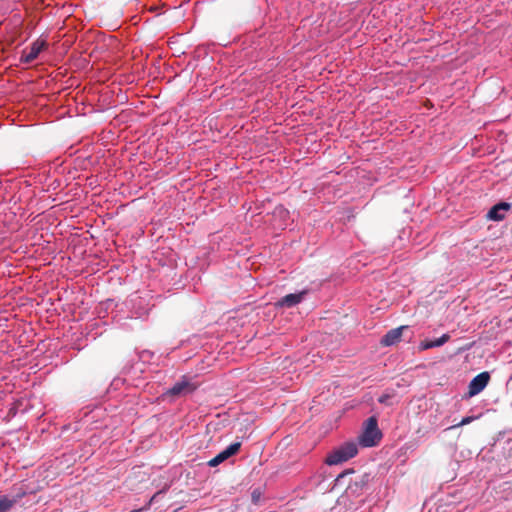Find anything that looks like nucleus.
Wrapping results in <instances>:
<instances>
[{"label": "nucleus", "mask_w": 512, "mask_h": 512, "mask_svg": "<svg viewBox=\"0 0 512 512\" xmlns=\"http://www.w3.org/2000/svg\"><path fill=\"white\" fill-rule=\"evenodd\" d=\"M262 499V491L259 488H256L251 493L252 503L255 505H259Z\"/></svg>", "instance_id": "nucleus-14"}, {"label": "nucleus", "mask_w": 512, "mask_h": 512, "mask_svg": "<svg viewBox=\"0 0 512 512\" xmlns=\"http://www.w3.org/2000/svg\"><path fill=\"white\" fill-rule=\"evenodd\" d=\"M386 399H387V396H382L379 398V402L384 403L386 401Z\"/></svg>", "instance_id": "nucleus-19"}, {"label": "nucleus", "mask_w": 512, "mask_h": 512, "mask_svg": "<svg viewBox=\"0 0 512 512\" xmlns=\"http://www.w3.org/2000/svg\"><path fill=\"white\" fill-rule=\"evenodd\" d=\"M419 348L421 350H428V349H432L434 348L433 346V343H432V340H425V341H422L419 345Z\"/></svg>", "instance_id": "nucleus-18"}, {"label": "nucleus", "mask_w": 512, "mask_h": 512, "mask_svg": "<svg viewBox=\"0 0 512 512\" xmlns=\"http://www.w3.org/2000/svg\"><path fill=\"white\" fill-rule=\"evenodd\" d=\"M307 295V290H302L297 293L287 294L280 299H278L275 303L277 308H293L300 304Z\"/></svg>", "instance_id": "nucleus-7"}, {"label": "nucleus", "mask_w": 512, "mask_h": 512, "mask_svg": "<svg viewBox=\"0 0 512 512\" xmlns=\"http://www.w3.org/2000/svg\"><path fill=\"white\" fill-rule=\"evenodd\" d=\"M200 383L196 376L183 375L176 381L169 389L166 390L164 395L166 397H181L192 394Z\"/></svg>", "instance_id": "nucleus-2"}, {"label": "nucleus", "mask_w": 512, "mask_h": 512, "mask_svg": "<svg viewBox=\"0 0 512 512\" xmlns=\"http://www.w3.org/2000/svg\"><path fill=\"white\" fill-rule=\"evenodd\" d=\"M48 47L45 39L38 38L29 47L25 48L20 56V62L24 64L32 63L39 54Z\"/></svg>", "instance_id": "nucleus-5"}, {"label": "nucleus", "mask_w": 512, "mask_h": 512, "mask_svg": "<svg viewBox=\"0 0 512 512\" xmlns=\"http://www.w3.org/2000/svg\"><path fill=\"white\" fill-rule=\"evenodd\" d=\"M382 437V433L378 428L376 417H369L365 422L364 431L361 434L359 441L363 447H373L377 445Z\"/></svg>", "instance_id": "nucleus-4"}, {"label": "nucleus", "mask_w": 512, "mask_h": 512, "mask_svg": "<svg viewBox=\"0 0 512 512\" xmlns=\"http://www.w3.org/2000/svg\"><path fill=\"white\" fill-rule=\"evenodd\" d=\"M358 453V446L354 442H346L333 450L326 458L328 465H337L353 458Z\"/></svg>", "instance_id": "nucleus-3"}, {"label": "nucleus", "mask_w": 512, "mask_h": 512, "mask_svg": "<svg viewBox=\"0 0 512 512\" xmlns=\"http://www.w3.org/2000/svg\"><path fill=\"white\" fill-rule=\"evenodd\" d=\"M512 208L511 203L501 201L495 205H493L488 213H487V219L491 221H502L506 217V213L510 211Z\"/></svg>", "instance_id": "nucleus-9"}, {"label": "nucleus", "mask_w": 512, "mask_h": 512, "mask_svg": "<svg viewBox=\"0 0 512 512\" xmlns=\"http://www.w3.org/2000/svg\"><path fill=\"white\" fill-rule=\"evenodd\" d=\"M490 380V374L487 371L481 372L476 375L468 385V395L470 397L478 395L488 385Z\"/></svg>", "instance_id": "nucleus-6"}, {"label": "nucleus", "mask_w": 512, "mask_h": 512, "mask_svg": "<svg viewBox=\"0 0 512 512\" xmlns=\"http://www.w3.org/2000/svg\"><path fill=\"white\" fill-rule=\"evenodd\" d=\"M370 480L369 474H363L355 478L354 481L350 482L345 490L343 497L350 498L352 496H358L362 493L363 489L367 486Z\"/></svg>", "instance_id": "nucleus-8"}, {"label": "nucleus", "mask_w": 512, "mask_h": 512, "mask_svg": "<svg viewBox=\"0 0 512 512\" xmlns=\"http://www.w3.org/2000/svg\"><path fill=\"white\" fill-rule=\"evenodd\" d=\"M116 314L113 316L117 322L123 319H138L147 315L148 308L144 305V301L139 296H131L120 306H116Z\"/></svg>", "instance_id": "nucleus-1"}, {"label": "nucleus", "mask_w": 512, "mask_h": 512, "mask_svg": "<svg viewBox=\"0 0 512 512\" xmlns=\"http://www.w3.org/2000/svg\"><path fill=\"white\" fill-rule=\"evenodd\" d=\"M274 215L275 216L278 215L282 218H286L289 215V211L287 209H285L283 206H278L274 210Z\"/></svg>", "instance_id": "nucleus-17"}, {"label": "nucleus", "mask_w": 512, "mask_h": 512, "mask_svg": "<svg viewBox=\"0 0 512 512\" xmlns=\"http://www.w3.org/2000/svg\"><path fill=\"white\" fill-rule=\"evenodd\" d=\"M353 473H354V470H352V469H347V470L343 471L342 473H340V474L336 477V479H335V484H334V486H335V487H340V486L344 485V484H345V479H346V477H347L348 475H350V474H353Z\"/></svg>", "instance_id": "nucleus-13"}, {"label": "nucleus", "mask_w": 512, "mask_h": 512, "mask_svg": "<svg viewBox=\"0 0 512 512\" xmlns=\"http://www.w3.org/2000/svg\"><path fill=\"white\" fill-rule=\"evenodd\" d=\"M474 419H475V417H473V416L464 417L459 423L452 425V426L448 427L447 429L449 430V429H454V428H457L460 426L467 425V424L471 423Z\"/></svg>", "instance_id": "nucleus-16"}, {"label": "nucleus", "mask_w": 512, "mask_h": 512, "mask_svg": "<svg viewBox=\"0 0 512 512\" xmlns=\"http://www.w3.org/2000/svg\"><path fill=\"white\" fill-rule=\"evenodd\" d=\"M408 329V326H400L389 330L381 339L383 346H392L401 340L402 332Z\"/></svg>", "instance_id": "nucleus-11"}, {"label": "nucleus", "mask_w": 512, "mask_h": 512, "mask_svg": "<svg viewBox=\"0 0 512 512\" xmlns=\"http://www.w3.org/2000/svg\"><path fill=\"white\" fill-rule=\"evenodd\" d=\"M112 304H113V300H108L106 303L107 307H110Z\"/></svg>", "instance_id": "nucleus-20"}, {"label": "nucleus", "mask_w": 512, "mask_h": 512, "mask_svg": "<svg viewBox=\"0 0 512 512\" xmlns=\"http://www.w3.org/2000/svg\"><path fill=\"white\" fill-rule=\"evenodd\" d=\"M449 339H450V335L446 333V334H443L441 337H439L435 340H432L434 348L444 345L446 342L449 341Z\"/></svg>", "instance_id": "nucleus-15"}, {"label": "nucleus", "mask_w": 512, "mask_h": 512, "mask_svg": "<svg viewBox=\"0 0 512 512\" xmlns=\"http://www.w3.org/2000/svg\"><path fill=\"white\" fill-rule=\"evenodd\" d=\"M240 447H241L240 442H235V443L230 444L226 449H224L219 454H217L214 458L209 460L208 465L210 467L218 466L220 463L224 462L231 456L238 453V451L240 450Z\"/></svg>", "instance_id": "nucleus-10"}, {"label": "nucleus", "mask_w": 512, "mask_h": 512, "mask_svg": "<svg viewBox=\"0 0 512 512\" xmlns=\"http://www.w3.org/2000/svg\"><path fill=\"white\" fill-rule=\"evenodd\" d=\"M16 500L10 499L7 496L0 497V512H9L10 509L14 506Z\"/></svg>", "instance_id": "nucleus-12"}]
</instances>
